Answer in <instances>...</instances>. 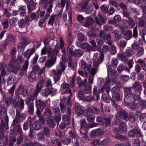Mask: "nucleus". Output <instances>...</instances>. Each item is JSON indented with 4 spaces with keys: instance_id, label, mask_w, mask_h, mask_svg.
<instances>
[{
    "instance_id": "1",
    "label": "nucleus",
    "mask_w": 146,
    "mask_h": 146,
    "mask_svg": "<svg viewBox=\"0 0 146 146\" xmlns=\"http://www.w3.org/2000/svg\"><path fill=\"white\" fill-rule=\"evenodd\" d=\"M22 61V58L20 56H18L16 60L12 58L9 64V70L12 72L13 73L17 74L18 71H19L21 68V64Z\"/></svg>"
},
{
    "instance_id": "2",
    "label": "nucleus",
    "mask_w": 146,
    "mask_h": 146,
    "mask_svg": "<svg viewBox=\"0 0 146 146\" xmlns=\"http://www.w3.org/2000/svg\"><path fill=\"white\" fill-rule=\"evenodd\" d=\"M39 4L44 9H46L47 13H50L52 12L53 7V0H39Z\"/></svg>"
},
{
    "instance_id": "3",
    "label": "nucleus",
    "mask_w": 146,
    "mask_h": 146,
    "mask_svg": "<svg viewBox=\"0 0 146 146\" xmlns=\"http://www.w3.org/2000/svg\"><path fill=\"white\" fill-rule=\"evenodd\" d=\"M134 54V51L131 48L126 49L125 52L122 54L118 53L117 56L118 60L127 62L128 60L127 57L129 58Z\"/></svg>"
},
{
    "instance_id": "4",
    "label": "nucleus",
    "mask_w": 146,
    "mask_h": 146,
    "mask_svg": "<svg viewBox=\"0 0 146 146\" xmlns=\"http://www.w3.org/2000/svg\"><path fill=\"white\" fill-rule=\"evenodd\" d=\"M8 122L9 117L7 116H5L4 121L2 119L1 120V122L0 124V139H2L4 137V129L7 130L9 128Z\"/></svg>"
},
{
    "instance_id": "5",
    "label": "nucleus",
    "mask_w": 146,
    "mask_h": 146,
    "mask_svg": "<svg viewBox=\"0 0 146 146\" xmlns=\"http://www.w3.org/2000/svg\"><path fill=\"white\" fill-rule=\"evenodd\" d=\"M10 133L15 135L21 134L23 131L21 125L19 123H15L13 122L11 126Z\"/></svg>"
},
{
    "instance_id": "6",
    "label": "nucleus",
    "mask_w": 146,
    "mask_h": 146,
    "mask_svg": "<svg viewBox=\"0 0 146 146\" xmlns=\"http://www.w3.org/2000/svg\"><path fill=\"white\" fill-rule=\"evenodd\" d=\"M104 55L101 53L100 54L97 53H94L93 56V65L94 66H97L101 64L104 59Z\"/></svg>"
},
{
    "instance_id": "7",
    "label": "nucleus",
    "mask_w": 146,
    "mask_h": 146,
    "mask_svg": "<svg viewBox=\"0 0 146 146\" xmlns=\"http://www.w3.org/2000/svg\"><path fill=\"white\" fill-rule=\"evenodd\" d=\"M60 47L57 45H56L54 49L52 48L51 47H49L47 49V52L49 57L53 59H56V56L58 53Z\"/></svg>"
},
{
    "instance_id": "8",
    "label": "nucleus",
    "mask_w": 146,
    "mask_h": 146,
    "mask_svg": "<svg viewBox=\"0 0 146 146\" xmlns=\"http://www.w3.org/2000/svg\"><path fill=\"white\" fill-rule=\"evenodd\" d=\"M16 115L15 119L13 121L14 123H19L23 122L26 118V115L24 113H21L20 111L18 110H16Z\"/></svg>"
},
{
    "instance_id": "9",
    "label": "nucleus",
    "mask_w": 146,
    "mask_h": 146,
    "mask_svg": "<svg viewBox=\"0 0 146 146\" xmlns=\"http://www.w3.org/2000/svg\"><path fill=\"white\" fill-rule=\"evenodd\" d=\"M127 124L124 122L122 121L119 127H116L115 129L114 132L116 134H123L127 131Z\"/></svg>"
},
{
    "instance_id": "10",
    "label": "nucleus",
    "mask_w": 146,
    "mask_h": 146,
    "mask_svg": "<svg viewBox=\"0 0 146 146\" xmlns=\"http://www.w3.org/2000/svg\"><path fill=\"white\" fill-rule=\"evenodd\" d=\"M128 135L129 137H141L142 138L143 136L140 130L136 128L130 130L128 133Z\"/></svg>"
},
{
    "instance_id": "11",
    "label": "nucleus",
    "mask_w": 146,
    "mask_h": 146,
    "mask_svg": "<svg viewBox=\"0 0 146 146\" xmlns=\"http://www.w3.org/2000/svg\"><path fill=\"white\" fill-rule=\"evenodd\" d=\"M68 50L70 56H75L80 57L83 54V51L80 49H76L74 51L70 47L68 48Z\"/></svg>"
},
{
    "instance_id": "12",
    "label": "nucleus",
    "mask_w": 146,
    "mask_h": 146,
    "mask_svg": "<svg viewBox=\"0 0 146 146\" xmlns=\"http://www.w3.org/2000/svg\"><path fill=\"white\" fill-rule=\"evenodd\" d=\"M84 108L83 106H81L78 103H76L73 109L75 113L77 116H80L83 113Z\"/></svg>"
},
{
    "instance_id": "13",
    "label": "nucleus",
    "mask_w": 146,
    "mask_h": 146,
    "mask_svg": "<svg viewBox=\"0 0 146 146\" xmlns=\"http://www.w3.org/2000/svg\"><path fill=\"white\" fill-rule=\"evenodd\" d=\"M28 88L27 86H24L23 85H20L18 88L17 92L19 95H29L28 92Z\"/></svg>"
},
{
    "instance_id": "14",
    "label": "nucleus",
    "mask_w": 146,
    "mask_h": 146,
    "mask_svg": "<svg viewBox=\"0 0 146 146\" xmlns=\"http://www.w3.org/2000/svg\"><path fill=\"white\" fill-rule=\"evenodd\" d=\"M38 94L37 92L34 91V93L32 95H29V97L25 100V104L28 106L31 104V102H33V101L36 99Z\"/></svg>"
},
{
    "instance_id": "15",
    "label": "nucleus",
    "mask_w": 146,
    "mask_h": 146,
    "mask_svg": "<svg viewBox=\"0 0 146 146\" xmlns=\"http://www.w3.org/2000/svg\"><path fill=\"white\" fill-rule=\"evenodd\" d=\"M24 1L28 3L27 5V8L29 12H31L35 8L36 4L33 0H23Z\"/></svg>"
},
{
    "instance_id": "16",
    "label": "nucleus",
    "mask_w": 146,
    "mask_h": 146,
    "mask_svg": "<svg viewBox=\"0 0 146 146\" xmlns=\"http://www.w3.org/2000/svg\"><path fill=\"white\" fill-rule=\"evenodd\" d=\"M110 87L108 85H104L102 86H100L98 88V91L100 93H102L105 91L108 96H109V92L110 90Z\"/></svg>"
},
{
    "instance_id": "17",
    "label": "nucleus",
    "mask_w": 146,
    "mask_h": 146,
    "mask_svg": "<svg viewBox=\"0 0 146 146\" xmlns=\"http://www.w3.org/2000/svg\"><path fill=\"white\" fill-rule=\"evenodd\" d=\"M46 85V82L44 79L41 80L36 85V88L35 91L38 94L42 87Z\"/></svg>"
},
{
    "instance_id": "18",
    "label": "nucleus",
    "mask_w": 146,
    "mask_h": 146,
    "mask_svg": "<svg viewBox=\"0 0 146 146\" xmlns=\"http://www.w3.org/2000/svg\"><path fill=\"white\" fill-rule=\"evenodd\" d=\"M27 44V40L25 37H23L21 38V42L18 43L17 48L19 50H23L25 46Z\"/></svg>"
},
{
    "instance_id": "19",
    "label": "nucleus",
    "mask_w": 146,
    "mask_h": 146,
    "mask_svg": "<svg viewBox=\"0 0 146 146\" xmlns=\"http://www.w3.org/2000/svg\"><path fill=\"white\" fill-rule=\"evenodd\" d=\"M124 95H133L135 93L137 92L135 90V89H134V88L132 87L125 88L124 89Z\"/></svg>"
},
{
    "instance_id": "20",
    "label": "nucleus",
    "mask_w": 146,
    "mask_h": 146,
    "mask_svg": "<svg viewBox=\"0 0 146 146\" xmlns=\"http://www.w3.org/2000/svg\"><path fill=\"white\" fill-rule=\"evenodd\" d=\"M94 23V20L93 19L91 18H86L83 25L85 27H88Z\"/></svg>"
},
{
    "instance_id": "21",
    "label": "nucleus",
    "mask_w": 146,
    "mask_h": 146,
    "mask_svg": "<svg viewBox=\"0 0 146 146\" xmlns=\"http://www.w3.org/2000/svg\"><path fill=\"white\" fill-rule=\"evenodd\" d=\"M109 96L110 97V100H111V101L113 103L114 105L117 106V104L115 102V101L118 102L120 100V94H112V99L111 98V97L110 96Z\"/></svg>"
},
{
    "instance_id": "22",
    "label": "nucleus",
    "mask_w": 146,
    "mask_h": 146,
    "mask_svg": "<svg viewBox=\"0 0 146 146\" xmlns=\"http://www.w3.org/2000/svg\"><path fill=\"white\" fill-rule=\"evenodd\" d=\"M121 87V85L120 84H117L116 85L111 89V92L112 94H120V89Z\"/></svg>"
},
{
    "instance_id": "23",
    "label": "nucleus",
    "mask_w": 146,
    "mask_h": 146,
    "mask_svg": "<svg viewBox=\"0 0 146 146\" xmlns=\"http://www.w3.org/2000/svg\"><path fill=\"white\" fill-rule=\"evenodd\" d=\"M102 129L100 128L93 130L91 132L90 135L93 137L99 136L102 135Z\"/></svg>"
},
{
    "instance_id": "24",
    "label": "nucleus",
    "mask_w": 146,
    "mask_h": 146,
    "mask_svg": "<svg viewBox=\"0 0 146 146\" xmlns=\"http://www.w3.org/2000/svg\"><path fill=\"white\" fill-rule=\"evenodd\" d=\"M121 20V16L119 15H117L115 16L113 18V20H110L108 21V23L110 24H116L117 23L119 22Z\"/></svg>"
},
{
    "instance_id": "25",
    "label": "nucleus",
    "mask_w": 146,
    "mask_h": 146,
    "mask_svg": "<svg viewBox=\"0 0 146 146\" xmlns=\"http://www.w3.org/2000/svg\"><path fill=\"white\" fill-rule=\"evenodd\" d=\"M56 60L50 58L47 60L45 63V66L46 67H51L56 63Z\"/></svg>"
},
{
    "instance_id": "26",
    "label": "nucleus",
    "mask_w": 146,
    "mask_h": 146,
    "mask_svg": "<svg viewBox=\"0 0 146 146\" xmlns=\"http://www.w3.org/2000/svg\"><path fill=\"white\" fill-rule=\"evenodd\" d=\"M29 80L31 82H33L36 80V73L34 71L30 72L28 76Z\"/></svg>"
},
{
    "instance_id": "27",
    "label": "nucleus",
    "mask_w": 146,
    "mask_h": 146,
    "mask_svg": "<svg viewBox=\"0 0 146 146\" xmlns=\"http://www.w3.org/2000/svg\"><path fill=\"white\" fill-rule=\"evenodd\" d=\"M132 110H135L137 107V103L134 101L124 105Z\"/></svg>"
},
{
    "instance_id": "28",
    "label": "nucleus",
    "mask_w": 146,
    "mask_h": 146,
    "mask_svg": "<svg viewBox=\"0 0 146 146\" xmlns=\"http://www.w3.org/2000/svg\"><path fill=\"white\" fill-rule=\"evenodd\" d=\"M81 47L82 48L86 49L87 52H89L92 49V47L87 42H84L82 43L81 45Z\"/></svg>"
},
{
    "instance_id": "29",
    "label": "nucleus",
    "mask_w": 146,
    "mask_h": 146,
    "mask_svg": "<svg viewBox=\"0 0 146 146\" xmlns=\"http://www.w3.org/2000/svg\"><path fill=\"white\" fill-rule=\"evenodd\" d=\"M80 125L81 130L83 129L86 130L89 129V125L87 123L85 119H81L80 121Z\"/></svg>"
},
{
    "instance_id": "30",
    "label": "nucleus",
    "mask_w": 146,
    "mask_h": 146,
    "mask_svg": "<svg viewBox=\"0 0 146 146\" xmlns=\"http://www.w3.org/2000/svg\"><path fill=\"white\" fill-rule=\"evenodd\" d=\"M99 19L97 17H95L96 23L98 25H102L105 23L104 19L101 15H98Z\"/></svg>"
},
{
    "instance_id": "31",
    "label": "nucleus",
    "mask_w": 146,
    "mask_h": 146,
    "mask_svg": "<svg viewBox=\"0 0 146 146\" xmlns=\"http://www.w3.org/2000/svg\"><path fill=\"white\" fill-rule=\"evenodd\" d=\"M125 96L123 103L124 105L134 101V100H133V95H125Z\"/></svg>"
},
{
    "instance_id": "32",
    "label": "nucleus",
    "mask_w": 146,
    "mask_h": 146,
    "mask_svg": "<svg viewBox=\"0 0 146 146\" xmlns=\"http://www.w3.org/2000/svg\"><path fill=\"white\" fill-rule=\"evenodd\" d=\"M32 121L30 120L26 121L23 125V129L24 131H26L28 129V127H31L32 125Z\"/></svg>"
},
{
    "instance_id": "33",
    "label": "nucleus",
    "mask_w": 146,
    "mask_h": 146,
    "mask_svg": "<svg viewBox=\"0 0 146 146\" xmlns=\"http://www.w3.org/2000/svg\"><path fill=\"white\" fill-rule=\"evenodd\" d=\"M77 84H78L79 87H81L82 86H84L87 81L86 79H85L83 81L80 76H78L76 78Z\"/></svg>"
},
{
    "instance_id": "34",
    "label": "nucleus",
    "mask_w": 146,
    "mask_h": 146,
    "mask_svg": "<svg viewBox=\"0 0 146 146\" xmlns=\"http://www.w3.org/2000/svg\"><path fill=\"white\" fill-rule=\"evenodd\" d=\"M42 125L38 121L35 122L32 124L33 129L36 130L40 129L42 128Z\"/></svg>"
},
{
    "instance_id": "35",
    "label": "nucleus",
    "mask_w": 146,
    "mask_h": 146,
    "mask_svg": "<svg viewBox=\"0 0 146 146\" xmlns=\"http://www.w3.org/2000/svg\"><path fill=\"white\" fill-rule=\"evenodd\" d=\"M53 93V91L50 90L48 88H46L42 90L41 94L42 96H47L49 94L52 95Z\"/></svg>"
},
{
    "instance_id": "36",
    "label": "nucleus",
    "mask_w": 146,
    "mask_h": 146,
    "mask_svg": "<svg viewBox=\"0 0 146 146\" xmlns=\"http://www.w3.org/2000/svg\"><path fill=\"white\" fill-rule=\"evenodd\" d=\"M15 41V37L12 35L9 34L7 36V38L5 40V44L8 45L10 41L13 42Z\"/></svg>"
},
{
    "instance_id": "37",
    "label": "nucleus",
    "mask_w": 146,
    "mask_h": 146,
    "mask_svg": "<svg viewBox=\"0 0 146 146\" xmlns=\"http://www.w3.org/2000/svg\"><path fill=\"white\" fill-rule=\"evenodd\" d=\"M5 103L7 107L9 106L10 103L13 104H15V106H17L19 104V101H15L14 100L13 101L12 97H9V100H6Z\"/></svg>"
},
{
    "instance_id": "38",
    "label": "nucleus",
    "mask_w": 146,
    "mask_h": 146,
    "mask_svg": "<svg viewBox=\"0 0 146 146\" xmlns=\"http://www.w3.org/2000/svg\"><path fill=\"white\" fill-rule=\"evenodd\" d=\"M46 122L48 125L52 128H54L56 126L54 120L50 118H48L46 119Z\"/></svg>"
},
{
    "instance_id": "39",
    "label": "nucleus",
    "mask_w": 146,
    "mask_h": 146,
    "mask_svg": "<svg viewBox=\"0 0 146 146\" xmlns=\"http://www.w3.org/2000/svg\"><path fill=\"white\" fill-rule=\"evenodd\" d=\"M103 38L105 40H106L107 43L109 45H112V42H111V37L110 35L108 34H104L103 37Z\"/></svg>"
},
{
    "instance_id": "40",
    "label": "nucleus",
    "mask_w": 146,
    "mask_h": 146,
    "mask_svg": "<svg viewBox=\"0 0 146 146\" xmlns=\"http://www.w3.org/2000/svg\"><path fill=\"white\" fill-rule=\"evenodd\" d=\"M132 87L134 88V89H135V90L137 92L140 91L142 86L140 84V82H136L134 83Z\"/></svg>"
},
{
    "instance_id": "41",
    "label": "nucleus",
    "mask_w": 146,
    "mask_h": 146,
    "mask_svg": "<svg viewBox=\"0 0 146 146\" xmlns=\"http://www.w3.org/2000/svg\"><path fill=\"white\" fill-rule=\"evenodd\" d=\"M17 77L14 75H12L9 76L7 79V84H13L17 79Z\"/></svg>"
},
{
    "instance_id": "42",
    "label": "nucleus",
    "mask_w": 146,
    "mask_h": 146,
    "mask_svg": "<svg viewBox=\"0 0 146 146\" xmlns=\"http://www.w3.org/2000/svg\"><path fill=\"white\" fill-rule=\"evenodd\" d=\"M127 119L126 120V121H129L131 123H134L135 121V116L133 113H130L128 115Z\"/></svg>"
},
{
    "instance_id": "43",
    "label": "nucleus",
    "mask_w": 146,
    "mask_h": 146,
    "mask_svg": "<svg viewBox=\"0 0 146 146\" xmlns=\"http://www.w3.org/2000/svg\"><path fill=\"white\" fill-rule=\"evenodd\" d=\"M84 88L83 89L85 94H90L91 93V90L92 87L90 85H85Z\"/></svg>"
},
{
    "instance_id": "44",
    "label": "nucleus",
    "mask_w": 146,
    "mask_h": 146,
    "mask_svg": "<svg viewBox=\"0 0 146 146\" xmlns=\"http://www.w3.org/2000/svg\"><path fill=\"white\" fill-rule=\"evenodd\" d=\"M120 134H116L115 135V137L117 139L125 141L128 139V138L126 136L120 135Z\"/></svg>"
},
{
    "instance_id": "45",
    "label": "nucleus",
    "mask_w": 146,
    "mask_h": 146,
    "mask_svg": "<svg viewBox=\"0 0 146 146\" xmlns=\"http://www.w3.org/2000/svg\"><path fill=\"white\" fill-rule=\"evenodd\" d=\"M119 115L123 118L124 120L126 121L128 116V114L125 111L123 110L120 111L119 113Z\"/></svg>"
},
{
    "instance_id": "46",
    "label": "nucleus",
    "mask_w": 146,
    "mask_h": 146,
    "mask_svg": "<svg viewBox=\"0 0 146 146\" xmlns=\"http://www.w3.org/2000/svg\"><path fill=\"white\" fill-rule=\"evenodd\" d=\"M132 37V32L130 30L126 31L124 35V38L127 40H129Z\"/></svg>"
},
{
    "instance_id": "47",
    "label": "nucleus",
    "mask_w": 146,
    "mask_h": 146,
    "mask_svg": "<svg viewBox=\"0 0 146 146\" xmlns=\"http://www.w3.org/2000/svg\"><path fill=\"white\" fill-rule=\"evenodd\" d=\"M56 17V15H52L49 19L48 24L53 27V25L54 23Z\"/></svg>"
},
{
    "instance_id": "48",
    "label": "nucleus",
    "mask_w": 146,
    "mask_h": 146,
    "mask_svg": "<svg viewBox=\"0 0 146 146\" xmlns=\"http://www.w3.org/2000/svg\"><path fill=\"white\" fill-rule=\"evenodd\" d=\"M111 67H108L107 68L108 76L109 77H112L115 76L116 72L114 70H112L111 69H110Z\"/></svg>"
},
{
    "instance_id": "49",
    "label": "nucleus",
    "mask_w": 146,
    "mask_h": 146,
    "mask_svg": "<svg viewBox=\"0 0 146 146\" xmlns=\"http://www.w3.org/2000/svg\"><path fill=\"white\" fill-rule=\"evenodd\" d=\"M28 110L27 112L31 115H33L34 112V103L31 102V104H29L28 107Z\"/></svg>"
},
{
    "instance_id": "50",
    "label": "nucleus",
    "mask_w": 146,
    "mask_h": 146,
    "mask_svg": "<svg viewBox=\"0 0 146 146\" xmlns=\"http://www.w3.org/2000/svg\"><path fill=\"white\" fill-rule=\"evenodd\" d=\"M67 39L66 41L68 44L69 48L70 46L72 43L73 41V37L72 35V34L70 32H69L68 35L67 36Z\"/></svg>"
},
{
    "instance_id": "51",
    "label": "nucleus",
    "mask_w": 146,
    "mask_h": 146,
    "mask_svg": "<svg viewBox=\"0 0 146 146\" xmlns=\"http://www.w3.org/2000/svg\"><path fill=\"white\" fill-rule=\"evenodd\" d=\"M61 142L64 145H68L71 142L73 143V141L69 137H66L61 141Z\"/></svg>"
},
{
    "instance_id": "52",
    "label": "nucleus",
    "mask_w": 146,
    "mask_h": 146,
    "mask_svg": "<svg viewBox=\"0 0 146 146\" xmlns=\"http://www.w3.org/2000/svg\"><path fill=\"white\" fill-rule=\"evenodd\" d=\"M92 110L91 109H87L83 111L82 114L85 116L87 117L92 115Z\"/></svg>"
},
{
    "instance_id": "53",
    "label": "nucleus",
    "mask_w": 146,
    "mask_h": 146,
    "mask_svg": "<svg viewBox=\"0 0 146 146\" xmlns=\"http://www.w3.org/2000/svg\"><path fill=\"white\" fill-rule=\"evenodd\" d=\"M66 3V0H61L60 2L58 1L56 3L57 6L60 7L61 9H64Z\"/></svg>"
},
{
    "instance_id": "54",
    "label": "nucleus",
    "mask_w": 146,
    "mask_h": 146,
    "mask_svg": "<svg viewBox=\"0 0 146 146\" xmlns=\"http://www.w3.org/2000/svg\"><path fill=\"white\" fill-rule=\"evenodd\" d=\"M78 40L80 42L86 40L87 38V37L82 33L78 34Z\"/></svg>"
},
{
    "instance_id": "55",
    "label": "nucleus",
    "mask_w": 146,
    "mask_h": 146,
    "mask_svg": "<svg viewBox=\"0 0 146 146\" xmlns=\"http://www.w3.org/2000/svg\"><path fill=\"white\" fill-rule=\"evenodd\" d=\"M121 119H119V117L117 116H115V119L113 121V125H117L121 122Z\"/></svg>"
},
{
    "instance_id": "56",
    "label": "nucleus",
    "mask_w": 146,
    "mask_h": 146,
    "mask_svg": "<svg viewBox=\"0 0 146 146\" xmlns=\"http://www.w3.org/2000/svg\"><path fill=\"white\" fill-rule=\"evenodd\" d=\"M108 98L106 94L103 93L102 96V98L103 99L104 102L106 103H109L110 102V99L109 96Z\"/></svg>"
},
{
    "instance_id": "57",
    "label": "nucleus",
    "mask_w": 146,
    "mask_h": 146,
    "mask_svg": "<svg viewBox=\"0 0 146 146\" xmlns=\"http://www.w3.org/2000/svg\"><path fill=\"white\" fill-rule=\"evenodd\" d=\"M138 24L140 27H143L146 26V21L144 19H140L138 21Z\"/></svg>"
},
{
    "instance_id": "58",
    "label": "nucleus",
    "mask_w": 146,
    "mask_h": 146,
    "mask_svg": "<svg viewBox=\"0 0 146 146\" xmlns=\"http://www.w3.org/2000/svg\"><path fill=\"white\" fill-rule=\"evenodd\" d=\"M139 107L142 110L146 108V102L144 100H141L139 101Z\"/></svg>"
},
{
    "instance_id": "59",
    "label": "nucleus",
    "mask_w": 146,
    "mask_h": 146,
    "mask_svg": "<svg viewBox=\"0 0 146 146\" xmlns=\"http://www.w3.org/2000/svg\"><path fill=\"white\" fill-rule=\"evenodd\" d=\"M31 52L29 49H28L26 52H25L24 54V56L27 58L26 61H28L29 59L32 55H30Z\"/></svg>"
},
{
    "instance_id": "60",
    "label": "nucleus",
    "mask_w": 146,
    "mask_h": 146,
    "mask_svg": "<svg viewBox=\"0 0 146 146\" xmlns=\"http://www.w3.org/2000/svg\"><path fill=\"white\" fill-rule=\"evenodd\" d=\"M103 123H104L106 126L110 125L111 124L110 119L109 117L103 118Z\"/></svg>"
},
{
    "instance_id": "61",
    "label": "nucleus",
    "mask_w": 146,
    "mask_h": 146,
    "mask_svg": "<svg viewBox=\"0 0 146 146\" xmlns=\"http://www.w3.org/2000/svg\"><path fill=\"white\" fill-rule=\"evenodd\" d=\"M83 8L85 10V13L87 14L90 13L92 11L93 9V8L92 7H87V5L84 6Z\"/></svg>"
},
{
    "instance_id": "62",
    "label": "nucleus",
    "mask_w": 146,
    "mask_h": 146,
    "mask_svg": "<svg viewBox=\"0 0 146 146\" xmlns=\"http://www.w3.org/2000/svg\"><path fill=\"white\" fill-rule=\"evenodd\" d=\"M52 73L55 76H61L62 72L60 69L55 70L53 69L52 71Z\"/></svg>"
},
{
    "instance_id": "63",
    "label": "nucleus",
    "mask_w": 146,
    "mask_h": 146,
    "mask_svg": "<svg viewBox=\"0 0 146 146\" xmlns=\"http://www.w3.org/2000/svg\"><path fill=\"white\" fill-rule=\"evenodd\" d=\"M84 91L82 90H79L78 92V96L80 99L83 100L84 98Z\"/></svg>"
},
{
    "instance_id": "64",
    "label": "nucleus",
    "mask_w": 146,
    "mask_h": 146,
    "mask_svg": "<svg viewBox=\"0 0 146 146\" xmlns=\"http://www.w3.org/2000/svg\"><path fill=\"white\" fill-rule=\"evenodd\" d=\"M38 139L39 140H41L44 137V133L42 131H39L37 135Z\"/></svg>"
}]
</instances>
